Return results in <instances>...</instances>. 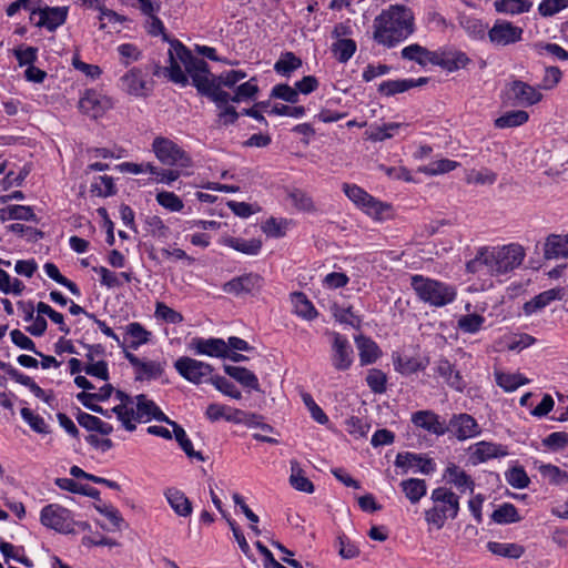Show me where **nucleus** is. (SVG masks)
I'll return each instance as SVG.
<instances>
[{
    "instance_id": "obj_47",
    "label": "nucleus",
    "mask_w": 568,
    "mask_h": 568,
    "mask_svg": "<svg viewBox=\"0 0 568 568\" xmlns=\"http://www.w3.org/2000/svg\"><path fill=\"white\" fill-rule=\"evenodd\" d=\"M357 44L352 39H337L332 44V53L339 63H346L356 52Z\"/></svg>"
},
{
    "instance_id": "obj_61",
    "label": "nucleus",
    "mask_w": 568,
    "mask_h": 568,
    "mask_svg": "<svg viewBox=\"0 0 568 568\" xmlns=\"http://www.w3.org/2000/svg\"><path fill=\"white\" fill-rule=\"evenodd\" d=\"M293 205L301 211L314 212L315 205L312 197L304 191L295 189L288 194Z\"/></svg>"
},
{
    "instance_id": "obj_22",
    "label": "nucleus",
    "mask_w": 568,
    "mask_h": 568,
    "mask_svg": "<svg viewBox=\"0 0 568 568\" xmlns=\"http://www.w3.org/2000/svg\"><path fill=\"white\" fill-rule=\"evenodd\" d=\"M447 484L453 485L460 493L469 491L474 493L475 481L474 479L458 465L449 463L443 475Z\"/></svg>"
},
{
    "instance_id": "obj_17",
    "label": "nucleus",
    "mask_w": 568,
    "mask_h": 568,
    "mask_svg": "<svg viewBox=\"0 0 568 568\" xmlns=\"http://www.w3.org/2000/svg\"><path fill=\"white\" fill-rule=\"evenodd\" d=\"M39 16L37 27L45 28L48 31H54L62 26L68 17L67 7H44L31 10V18Z\"/></svg>"
},
{
    "instance_id": "obj_27",
    "label": "nucleus",
    "mask_w": 568,
    "mask_h": 568,
    "mask_svg": "<svg viewBox=\"0 0 568 568\" xmlns=\"http://www.w3.org/2000/svg\"><path fill=\"white\" fill-rule=\"evenodd\" d=\"M164 497L178 516H191L193 511L192 503L182 490L174 487L166 488L164 490Z\"/></svg>"
},
{
    "instance_id": "obj_42",
    "label": "nucleus",
    "mask_w": 568,
    "mask_h": 568,
    "mask_svg": "<svg viewBox=\"0 0 568 568\" xmlns=\"http://www.w3.org/2000/svg\"><path fill=\"white\" fill-rule=\"evenodd\" d=\"M290 484L296 490L312 494L314 491L313 483L304 475L298 462L291 460Z\"/></svg>"
},
{
    "instance_id": "obj_20",
    "label": "nucleus",
    "mask_w": 568,
    "mask_h": 568,
    "mask_svg": "<svg viewBox=\"0 0 568 568\" xmlns=\"http://www.w3.org/2000/svg\"><path fill=\"white\" fill-rule=\"evenodd\" d=\"M509 91L518 105L529 106L541 101L542 94L538 88H535L524 81L515 80L509 85Z\"/></svg>"
},
{
    "instance_id": "obj_40",
    "label": "nucleus",
    "mask_w": 568,
    "mask_h": 568,
    "mask_svg": "<svg viewBox=\"0 0 568 568\" xmlns=\"http://www.w3.org/2000/svg\"><path fill=\"white\" fill-rule=\"evenodd\" d=\"M224 244L246 255H257L262 248V242L257 239L244 240L241 237H226Z\"/></svg>"
},
{
    "instance_id": "obj_50",
    "label": "nucleus",
    "mask_w": 568,
    "mask_h": 568,
    "mask_svg": "<svg viewBox=\"0 0 568 568\" xmlns=\"http://www.w3.org/2000/svg\"><path fill=\"white\" fill-rule=\"evenodd\" d=\"M538 470L545 480L554 485L568 483V474L559 467L551 464H542L538 466Z\"/></svg>"
},
{
    "instance_id": "obj_6",
    "label": "nucleus",
    "mask_w": 568,
    "mask_h": 568,
    "mask_svg": "<svg viewBox=\"0 0 568 568\" xmlns=\"http://www.w3.org/2000/svg\"><path fill=\"white\" fill-rule=\"evenodd\" d=\"M151 148L155 158L163 165L180 169H190L193 165L191 155L169 138L155 136Z\"/></svg>"
},
{
    "instance_id": "obj_41",
    "label": "nucleus",
    "mask_w": 568,
    "mask_h": 568,
    "mask_svg": "<svg viewBox=\"0 0 568 568\" xmlns=\"http://www.w3.org/2000/svg\"><path fill=\"white\" fill-rule=\"evenodd\" d=\"M400 487L412 504L418 503L427 491V486L424 479L409 478L400 483Z\"/></svg>"
},
{
    "instance_id": "obj_4",
    "label": "nucleus",
    "mask_w": 568,
    "mask_h": 568,
    "mask_svg": "<svg viewBox=\"0 0 568 568\" xmlns=\"http://www.w3.org/2000/svg\"><path fill=\"white\" fill-rule=\"evenodd\" d=\"M410 285L422 302L434 307L446 306L457 296L455 286L418 274L412 276Z\"/></svg>"
},
{
    "instance_id": "obj_30",
    "label": "nucleus",
    "mask_w": 568,
    "mask_h": 568,
    "mask_svg": "<svg viewBox=\"0 0 568 568\" xmlns=\"http://www.w3.org/2000/svg\"><path fill=\"white\" fill-rule=\"evenodd\" d=\"M435 372L445 379V382L456 390H463L465 387L464 379L454 365L446 358L436 362Z\"/></svg>"
},
{
    "instance_id": "obj_43",
    "label": "nucleus",
    "mask_w": 568,
    "mask_h": 568,
    "mask_svg": "<svg viewBox=\"0 0 568 568\" xmlns=\"http://www.w3.org/2000/svg\"><path fill=\"white\" fill-rule=\"evenodd\" d=\"M125 333L131 338L129 346L133 349H138L141 345L149 343L152 336V333L139 322L129 323L125 326Z\"/></svg>"
},
{
    "instance_id": "obj_37",
    "label": "nucleus",
    "mask_w": 568,
    "mask_h": 568,
    "mask_svg": "<svg viewBox=\"0 0 568 568\" xmlns=\"http://www.w3.org/2000/svg\"><path fill=\"white\" fill-rule=\"evenodd\" d=\"M302 59L291 51L282 53L274 63V71L283 77H290L294 71L302 67Z\"/></svg>"
},
{
    "instance_id": "obj_7",
    "label": "nucleus",
    "mask_w": 568,
    "mask_h": 568,
    "mask_svg": "<svg viewBox=\"0 0 568 568\" xmlns=\"http://www.w3.org/2000/svg\"><path fill=\"white\" fill-rule=\"evenodd\" d=\"M342 189L354 205L375 220L385 219L392 210L390 204L377 200L356 184L344 183Z\"/></svg>"
},
{
    "instance_id": "obj_2",
    "label": "nucleus",
    "mask_w": 568,
    "mask_h": 568,
    "mask_svg": "<svg viewBox=\"0 0 568 568\" xmlns=\"http://www.w3.org/2000/svg\"><path fill=\"white\" fill-rule=\"evenodd\" d=\"M415 30L416 24L413 10L405 4H390L375 17L373 21V40L390 49L407 40Z\"/></svg>"
},
{
    "instance_id": "obj_13",
    "label": "nucleus",
    "mask_w": 568,
    "mask_h": 568,
    "mask_svg": "<svg viewBox=\"0 0 568 568\" xmlns=\"http://www.w3.org/2000/svg\"><path fill=\"white\" fill-rule=\"evenodd\" d=\"M524 30L506 20H497L488 30L489 41L497 47L514 44L523 39Z\"/></svg>"
},
{
    "instance_id": "obj_60",
    "label": "nucleus",
    "mask_w": 568,
    "mask_h": 568,
    "mask_svg": "<svg viewBox=\"0 0 568 568\" xmlns=\"http://www.w3.org/2000/svg\"><path fill=\"white\" fill-rule=\"evenodd\" d=\"M148 232L159 239H166L169 236L170 230L163 222V220L158 215H148L144 220Z\"/></svg>"
},
{
    "instance_id": "obj_48",
    "label": "nucleus",
    "mask_w": 568,
    "mask_h": 568,
    "mask_svg": "<svg viewBox=\"0 0 568 568\" xmlns=\"http://www.w3.org/2000/svg\"><path fill=\"white\" fill-rule=\"evenodd\" d=\"M168 424L173 427L174 437L179 443L180 447L183 449V452L191 458L204 460L202 454L193 449L192 442L189 439L185 430L173 420H171V423Z\"/></svg>"
},
{
    "instance_id": "obj_9",
    "label": "nucleus",
    "mask_w": 568,
    "mask_h": 568,
    "mask_svg": "<svg viewBox=\"0 0 568 568\" xmlns=\"http://www.w3.org/2000/svg\"><path fill=\"white\" fill-rule=\"evenodd\" d=\"M174 368L184 379L195 385L210 383L213 372L211 364L189 356L179 357L174 362Z\"/></svg>"
},
{
    "instance_id": "obj_12",
    "label": "nucleus",
    "mask_w": 568,
    "mask_h": 568,
    "mask_svg": "<svg viewBox=\"0 0 568 568\" xmlns=\"http://www.w3.org/2000/svg\"><path fill=\"white\" fill-rule=\"evenodd\" d=\"M264 286V278L257 273H245L223 284L222 290L234 296L254 295Z\"/></svg>"
},
{
    "instance_id": "obj_31",
    "label": "nucleus",
    "mask_w": 568,
    "mask_h": 568,
    "mask_svg": "<svg viewBox=\"0 0 568 568\" xmlns=\"http://www.w3.org/2000/svg\"><path fill=\"white\" fill-rule=\"evenodd\" d=\"M531 0H495V11L501 14L517 16L531 10Z\"/></svg>"
},
{
    "instance_id": "obj_33",
    "label": "nucleus",
    "mask_w": 568,
    "mask_h": 568,
    "mask_svg": "<svg viewBox=\"0 0 568 568\" xmlns=\"http://www.w3.org/2000/svg\"><path fill=\"white\" fill-rule=\"evenodd\" d=\"M225 373L245 387L258 390L260 383L256 375L250 369L241 366H224Z\"/></svg>"
},
{
    "instance_id": "obj_54",
    "label": "nucleus",
    "mask_w": 568,
    "mask_h": 568,
    "mask_svg": "<svg viewBox=\"0 0 568 568\" xmlns=\"http://www.w3.org/2000/svg\"><path fill=\"white\" fill-rule=\"evenodd\" d=\"M155 200L169 212H181L184 209L183 201L173 192L161 191L155 195Z\"/></svg>"
},
{
    "instance_id": "obj_14",
    "label": "nucleus",
    "mask_w": 568,
    "mask_h": 568,
    "mask_svg": "<svg viewBox=\"0 0 568 568\" xmlns=\"http://www.w3.org/2000/svg\"><path fill=\"white\" fill-rule=\"evenodd\" d=\"M111 108V99L95 90H87L79 100V109L81 112L94 119L101 116Z\"/></svg>"
},
{
    "instance_id": "obj_45",
    "label": "nucleus",
    "mask_w": 568,
    "mask_h": 568,
    "mask_svg": "<svg viewBox=\"0 0 568 568\" xmlns=\"http://www.w3.org/2000/svg\"><path fill=\"white\" fill-rule=\"evenodd\" d=\"M528 119V112L524 110H513L497 118L495 120V126L498 129L516 128L525 124Z\"/></svg>"
},
{
    "instance_id": "obj_18",
    "label": "nucleus",
    "mask_w": 568,
    "mask_h": 568,
    "mask_svg": "<svg viewBox=\"0 0 568 568\" xmlns=\"http://www.w3.org/2000/svg\"><path fill=\"white\" fill-rule=\"evenodd\" d=\"M436 53L437 59L435 65L440 67L448 72L465 69L471 62L465 52L457 49L440 48L436 50Z\"/></svg>"
},
{
    "instance_id": "obj_46",
    "label": "nucleus",
    "mask_w": 568,
    "mask_h": 568,
    "mask_svg": "<svg viewBox=\"0 0 568 568\" xmlns=\"http://www.w3.org/2000/svg\"><path fill=\"white\" fill-rule=\"evenodd\" d=\"M359 351V361L362 365L374 363L379 356L377 344L367 337H359L356 339Z\"/></svg>"
},
{
    "instance_id": "obj_36",
    "label": "nucleus",
    "mask_w": 568,
    "mask_h": 568,
    "mask_svg": "<svg viewBox=\"0 0 568 568\" xmlns=\"http://www.w3.org/2000/svg\"><path fill=\"white\" fill-rule=\"evenodd\" d=\"M54 484L62 490L88 496L93 499L100 498V491L97 488L79 484L71 478H57Z\"/></svg>"
},
{
    "instance_id": "obj_10",
    "label": "nucleus",
    "mask_w": 568,
    "mask_h": 568,
    "mask_svg": "<svg viewBox=\"0 0 568 568\" xmlns=\"http://www.w3.org/2000/svg\"><path fill=\"white\" fill-rule=\"evenodd\" d=\"M446 434H450L459 442L475 438L481 434V427L477 420L467 413L454 414L445 425Z\"/></svg>"
},
{
    "instance_id": "obj_1",
    "label": "nucleus",
    "mask_w": 568,
    "mask_h": 568,
    "mask_svg": "<svg viewBox=\"0 0 568 568\" xmlns=\"http://www.w3.org/2000/svg\"><path fill=\"white\" fill-rule=\"evenodd\" d=\"M169 65L164 68L165 75L174 83L186 85L187 77L183 72L181 64H183L185 72L191 77L193 85L197 91L203 94L211 84L216 80L210 72L209 64L192 52L179 40L174 39L170 42L169 49Z\"/></svg>"
},
{
    "instance_id": "obj_34",
    "label": "nucleus",
    "mask_w": 568,
    "mask_h": 568,
    "mask_svg": "<svg viewBox=\"0 0 568 568\" xmlns=\"http://www.w3.org/2000/svg\"><path fill=\"white\" fill-rule=\"evenodd\" d=\"M291 301L294 307V312L297 316L307 321H312L317 316L318 313L316 308L304 293L294 292L291 295Z\"/></svg>"
},
{
    "instance_id": "obj_19",
    "label": "nucleus",
    "mask_w": 568,
    "mask_h": 568,
    "mask_svg": "<svg viewBox=\"0 0 568 568\" xmlns=\"http://www.w3.org/2000/svg\"><path fill=\"white\" fill-rule=\"evenodd\" d=\"M125 358L135 369L136 381H150L159 378L164 372V365L155 361H142L134 354L125 352Z\"/></svg>"
},
{
    "instance_id": "obj_56",
    "label": "nucleus",
    "mask_w": 568,
    "mask_h": 568,
    "mask_svg": "<svg viewBox=\"0 0 568 568\" xmlns=\"http://www.w3.org/2000/svg\"><path fill=\"white\" fill-rule=\"evenodd\" d=\"M223 84H220L217 80H215L210 89H207L203 95L210 98L217 108L222 109L224 106H227V103L232 101V95L227 93L226 91L222 90Z\"/></svg>"
},
{
    "instance_id": "obj_55",
    "label": "nucleus",
    "mask_w": 568,
    "mask_h": 568,
    "mask_svg": "<svg viewBox=\"0 0 568 568\" xmlns=\"http://www.w3.org/2000/svg\"><path fill=\"white\" fill-rule=\"evenodd\" d=\"M485 323V317L479 314L463 315L457 321V326L463 333L475 334Z\"/></svg>"
},
{
    "instance_id": "obj_44",
    "label": "nucleus",
    "mask_w": 568,
    "mask_h": 568,
    "mask_svg": "<svg viewBox=\"0 0 568 568\" xmlns=\"http://www.w3.org/2000/svg\"><path fill=\"white\" fill-rule=\"evenodd\" d=\"M0 219L2 221L8 220H21V221H33L37 222V216L30 206L26 205H9L0 210Z\"/></svg>"
},
{
    "instance_id": "obj_52",
    "label": "nucleus",
    "mask_w": 568,
    "mask_h": 568,
    "mask_svg": "<svg viewBox=\"0 0 568 568\" xmlns=\"http://www.w3.org/2000/svg\"><path fill=\"white\" fill-rule=\"evenodd\" d=\"M43 270L50 278L67 287L73 295L79 296L81 294L78 285L63 276L55 264L45 263Z\"/></svg>"
},
{
    "instance_id": "obj_3",
    "label": "nucleus",
    "mask_w": 568,
    "mask_h": 568,
    "mask_svg": "<svg viewBox=\"0 0 568 568\" xmlns=\"http://www.w3.org/2000/svg\"><path fill=\"white\" fill-rule=\"evenodd\" d=\"M525 248L518 243L479 248L476 256L466 264L469 273L486 271L490 275L506 274L521 265Z\"/></svg>"
},
{
    "instance_id": "obj_28",
    "label": "nucleus",
    "mask_w": 568,
    "mask_h": 568,
    "mask_svg": "<svg viewBox=\"0 0 568 568\" xmlns=\"http://www.w3.org/2000/svg\"><path fill=\"white\" fill-rule=\"evenodd\" d=\"M115 398L120 402L116 406H114L111 412H113L118 419L121 422L122 426L128 432L135 430V426H132V418H129V413L134 407L135 397H131L126 393L122 390L115 392Z\"/></svg>"
},
{
    "instance_id": "obj_38",
    "label": "nucleus",
    "mask_w": 568,
    "mask_h": 568,
    "mask_svg": "<svg viewBox=\"0 0 568 568\" xmlns=\"http://www.w3.org/2000/svg\"><path fill=\"white\" fill-rule=\"evenodd\" d=\"M487 549L496 556L511 559H518L525 552L524 547L515 542L489 541Z\"/></svg>"
},
{
    "instance_id": "obj_21",
    "label": "nucleus",
    "mask_w": 568,
    "mask_h": 568,
    "mask_svg": "<svg viewBox=\"0 0 568 568\" xmlns=\"http://www.w3.org/2000/svg\"><path fill=\"white\" fill-rule=\"evenodd\" d=\"M412 423L424 430L436 436H443L446 434L445 423L440 420L439 415L433 410H418L412 415Z\"/></svg>"
},
{
    "instance_id": "obj_64",
    "label": "nucleus",
    "mask_w": 568,
    "mask_h": 568,
    "mask_svg": "<svg viewBox=\"0 0 568 568\" xmlns=\"http://www.w3.org/2000/svg\"><path fill=\"white\" fill-rule=\"evenodd\" d=\"M301 398L304 403V405L307 407L312 418L324 425L328 422V417L327 415L323 412V409L316 404V402L314 400V398L312 397V395L310 393H306V392H302L301 393Z\"/></svg>"
},
{
    "instance_id": "obj_23",
    "label": "nucleus",
    "mask_w": 568,
    "mask_h": 568,
    "mask_svg": "<svg viewBox=\"0 0 568 568\" xmlns=\"http://www.w3.org/2000/svg\"><path fill=\"white\" fill-rule=\"evenodd\" d=\"M469 459L474 465L485 463L491 458L505 456L507 452L501 445L491 442H478L469 447Z\"/></svg>"
},
{
    "instance_id": "obj_11",
    "label": "nucleus",
    "mask_w": 568,
    "mask_h": 568,
    "mask_svg": "<svg viewBox=\"0 0 568 568\" xmlns=\"http://www.w3.org/2000/svg\"><path fill=\"white\" fill-rule=\"evenodd\" d=\"M129 418H132V426L136 427V423L150 422L155 419L158 422L171 423V419L160 409V407L146 395L140 394L135 396L134 407L129 413Z\"/></svg>"
},
{
    "instance_id": "obj_62",
    "label": "nucleus",
    "mask_w": 568,
    "mask_h": 568,
    "mask_svg": "<svg viewBox=\"0 0 568 568\" xmlns=\"http://www.w3.org/2000/svg\"><path fill=\"white\" fill-rule=\"evenodd\" d=\"M258 92V87L256 84V79L251 78L248 81L240 84L234 94L232 95L233 102H241L248 99H252Z\"/></svg>"
},
{
    "instance_id": "obj_53",
    "label": "nucleus",
    "mask_w": 568,
    "mask_h": 568,
    "mask_svg": "<svg viewBox=\"0 0 568 568\" xmlns=\"http://www.w3.org/2000/svg\"><path fill=\"white\" fill-rule=\"evenodd\" d=\"M154 317L169 324H180L184 321L183 315L168 306L163 302L155 303Z\"/></svg>"
},
{
    "instance_id": "obj_59",
    "label": "nucleus",
    "mask_w": 568,
    "mask_h": 568,
    "mask_svg": "<svg viewBox=\"0 0 568 568\" xmlns=\"http://www.w3.org/2000/svg\"><path fill=\"white\" fill-rule=\"evenodd\" d=\"M91 192L102 197L113 195L115 193L113 179L108 175L97 178L91 184Z\"/></svg>"
},
{
    "instance_id": "obj_26",
    "label": "nucleus",
    "mask_w": 568,
    "mask_h": 568,
    "mask_svg": "<svg viewBox=\"0 0 568 568\" xmlns=\"http://www.w3.org/2000/svg\"><path fill=\"white\" fill-rule=\"evenodd\" d=\"M564 295L565 293L562 288H550L544 291L524 304V313L526 315L537 313L538 311L549 305L552 301L561 300Z\"/></svg>"
},
{
    "instance_id": "obj_5",
    "label": "nucleus",
    "mask_w": 568,
    "mask_h": 568,
    "mask_svg": "<svg viewBox=\"0 0 568 568\" xmlns=\"http://www.w3.org/2000/svg\"><path fill=\"white\" fill-rule=\"evenodd\" d=\"M430 499L434 506L425 511V520L437 529L443 528L447 519H455L458 516L459 496L450 488H435Z\"/></svg>"
},
{
    "instance_id": "obj_63",
    "label": "nucleus",
    "mask_w": 568,
    "mask_h": 568,
    "mask_svg": "<svg viewBox=\"0 0 568 568\" xmlns=\"http://www.w3.org/2000/svg\"><path fill=\"white\" fill-rule=\"evenodd\" d=\"M210 383L221 393L226 396H230L234 399H240L242 397L241 392L236 388V386L223 376H212L210 378Z\"/></svg>"
},
{
    "instance_id": "obj_29",
    "label": "nucleus",
    "mask_w": 568,
    "mask_h": 568,
    "mask_svg": "<svg viewBox=\"0 0 568 568\" xmlns=\"http://www.w3.org/2000/svg\"><path fill=\"white\" fill-rule=\"evenodd\" d=\"M436 54V50L430 51L418 43L409 44L403 48L400 52L404 60L414 61L422 67H425L428 63L435 65L437 59Z\"/></svg>"
},
{
    "instance_id": "obj_15",
    "label": "nucleus",
    "mask_w": 568,
    "mask_h": 568,
    "mask_svg": "<svg viewBox=\"0 0 568 568\" xmlns=\"http://www.w3.org/2000/svg\"><path fill=\"white\" fill-rule=\"evenodd\" d=\"M332 364L337 371H346L353 364V348L348 339L339 334L332 333Z\"/></svg>"
},
{
    "instance_id": "obj_57",
    "label": "nucleus",
    "mask_w": 568,
    "mask_h": 568,
    "mask_svg": "<svg viewBox=\"0 0 568 568\" xmlns=\"http://www.w3.org/2000/svg\"><path fill=\"white\" fill-rule=\"evenodd\" d=\"M271 97L283 100L288 103H297L300 100L298 91L296 87H291L286 83L276 84L271 91Z\"/></svg>"
},
{
    "instance_id": "obj_24",
    "label": "nucleus",
    "mask_w": 568,
    "mask_h": 568,
    "mask_svg": "<svg viewBox=\"0 0 568 568\" xmlns=\"http://www.w3.org/2000/svg\"><path fill=\"white\" fill-rule=\"evenodd\" d=\"M395 465L399 468L417 466L419 471L425 475H429L435 470V463L433 459L426 458L420 454L409 452L397 454Z\"/></svg>"
},
{
    "instance_id": "obj_39",
    "label": "nucleus",
    "mask_w": 568,
    "mask_h": 568,
    "mask_svg": "<svg viewBox=\"0 0 568 568\" xmlns=\"http://www.w3.org/2000/svg\"><path fill=\"white\" fill-rule=\"evenodd\" d=\"M496 384L505 392H514L518 387L526 385L529 379L521 374L504 373L501 371H495L494 373Z\"/></svg>"
},
{
    "instance_id": "obj_16",
    "label": "nucleus",
    "mask_w": 568,
    "mask_h": 568,
    "mask_svg": "<svg viewBox=\"0 0 568 568\" xmlns=\"http://www.w3.org/2000/svg\"><path fill=\"white\" fill-rule=\"evenodd\" d=\"M189 347L195 355L217 358H225V355H229V345L224 339L217 337H194L191 339Z\"/></svg>"
},
{
    "instance_id": "obj_58",
    "label": "nucleus",
    "mask_w": 568,
    "mask_h": 568,
    "mask_svg": "<svg viewBox=\"0 0 568 568\" xmlns=\"http://www.w3.org/2000/svg\"><path fill=\"white\" fill-rule=\"evenodd\" d=\"M21 417L23 420L34 430L39 434H48L49 427L43 417H41L38 414H34L31 409L24 407L20 412Z\"/></svg>"
},
{
    "instance_id": "obj_51",
    "label": "nucleus",
    "mask_w": 568,
    "mask_h": 568,
    "mask_svg": "<svg viewBox=\"0 0 568 568\" xmlns=\"http://www.w3.org/2000/svg\"><path fill=\"white\" fill-rule=\"evenodd\" d=\"M491 519L497 524H511L520 520L517 508L509 503H505L494 510Z\"/></svg>"
},
{
    "instance_id": "obj_8",
    "label": "nucleus",
    "mask_w": 568,
    "mask_h": 568,
    "mask_svg": "<svg viewBox=\"0 0 568 568\" xmlns=\"http://www.w3.org/2000/svg\"><path fill=\"white\" fill-rule=\"evenodd\" d=\"M40 523L50 529L61 534L74 531L72 513L59 504H49L40 511Z\"/></svg>"
},
{
    "instance_id": "obj_25",
    "label": "nucleus",
    "mask_w": 568,
    "mask_h": 568,
    "mask_svg": "<svg viewBox=\"0 0 568 568\" xmlns=\"http://www.w3.org/2000/svg\"><path fill=\"white\" fill-rule=\"evenodd\" d=\"M546 260L568 258V234H550L544 244Z\"/></svg>"
},
{
    "instance_id": "obj_32",
    "label": "nucleus",
    "mask_w": 568,
    "mask_h": 568,
    "mask_svg": "<svg viewBox=\"0 0 568 568\" xmlns=\"http://www.w3.org/2000/svg\"><path fill=\"white\" fill-rule=\"evenodd\" d=\"M123 89L133 95L141 97L145 94V80L139 69H132L121 78Z\"/></svg>"
},
{
    "instance_id": "obj_49",
    "label": "nucleus",
    "mask_w": 568,
    "mask_h": 568,
    "mask_svg": "<svg viewBox=\"0 0 568 568\" xmlns=\"http://www.w3.org/2000/svg\"><path fill=\"white\" fill-rule=\"evenodd\" d=\"M413 89V83L410 79H400V80H387L383 81L378 85V92L385 97H392L397 93H403Z\"/></svg>"
},
{
    "instance_id": "obj_35",
    "label": "nucleus",
    "mask_w": 568,
    "mask_h": 568,
    "mask_svg": "<svg viewBox=\"0 0 568 568\" xmlns=\"http://www.w3.org/2000/svg\"><path fill=\"white\" fill-rule=\"evenodd\" d=\"M459 26L465 30L469 38L474 40H483L486 36L487 26L480 19L471 16L460 14L458 17Z\"/></svg>"
}]
</instances>
